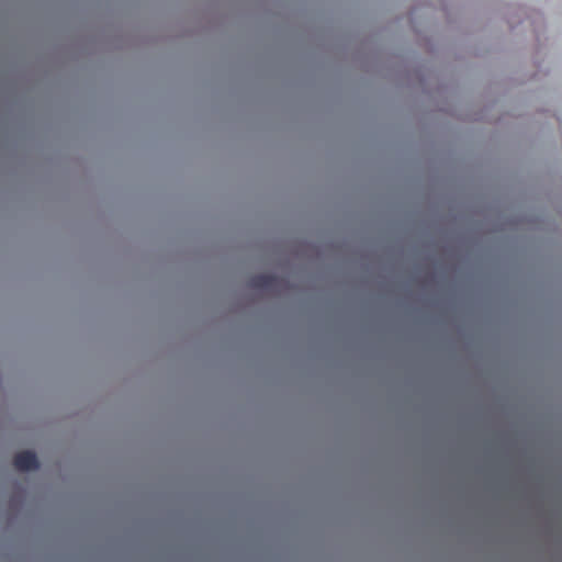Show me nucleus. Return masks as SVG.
Listing matches in <instances>:
<instances>
[{"label":"nucleus","mask_w":562,"mask_h":562,"mask_svg":"<svg viewBox=\"0 0 562 562\" xmlns=\"http://www.w3.org/2000/svg\"><path fill=\"white\" fill-rule=\"evenodd\" d=\"M13 465L19 471H30L38 469L40 463L34 452L22 451L14 456Z\"/></svg>","instance_id":"1"},{"label":"nucleus","mask_w":562,"mask_h":562,"mask_svg":"<svg viewBox=\"0 0 562 562\" xmlns=\"http://www.w3.org/2000/svg\"><path fill=\"white\" fill-rule=\"evenodd\" d=\"M277 283V277L272 274H258L250 281L252 288L267 290L274 286Z\"/></svg>","instance_id":"2"}]
</instances>
